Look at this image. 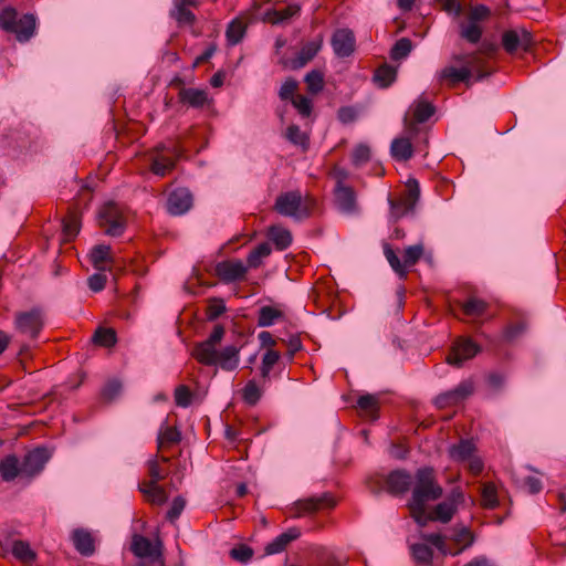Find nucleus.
<instances>
[{
    "mask_svg": "<svg viewBox=\"0 0 566 566\" xmlns=\"http://www.w3.org/2000/svg\"><path fill=\"white\" fill-rule=\"evenodd\" d=\"M447 542V555L457 556L473 544L474 536L469 528L461 527L455 531Z\"/></svg>",
    "mask_w": 566,
    "mask_h": 566,
    "instance_id": "aec40b11",
    "label": "nucleus"
},
{
    "mask_svg": "<svg viewBox=\"0 0 566 566\" xmlns=\"http://www.w3.org/2000/svg\"><path fill=\"white\" fill-rule=\"evenodd\" d=\"M21 474V467L14 455L7 457L0 462V475L4 481H12Z\"/></svg>",
    "mask_w": 566,
    "mask_h": 566,
    "instance_id": "a19ab883",
    "label": "nucleus"
},
{
    "mask_svg": "<svg viewBox=\"0 0 566 566\" xmlns=\"http://www.w3.org/2000/svg\"><path fill=\"white\" fill-rule=\"evenodd\" d=\"M63 233L66 241L75 238L80 231V218L75 212H70L62 220Z\"/></svg>",
    "mask_w": 566,
    "mask_h": 566,
    "instance_id": "09e8293b",
    "label": "nucleus"
},
{
    "mask_svg": "<svg viewBox=\"0 0 566 566\" xmlns=\"http://www.w3.org/2000/svg\"><path fill=\"white\" fill-rule=\"evenodd\" d=\"M346 177L345 172H340V178L337 180L334 197L337 209L345 214H354L358 211L357 197L355 190L343 182Z\"/></svg>",
    "mask_w": 566,
    "mask_h": 566,
    "instance_id": "9b49d317",
    "label": "nucleus"
},
{
    "mask_svg": "<svg viewBox=\"0 0 566 566\" xmlns=\"http://www.w3.org/2000/svg\"><path fill=\"white\" fill-rule=\"evenodd\" d=\"M424 543L428 545L434 546L438 551H440L443 555H447V538L439 533L424 534L422 535Z\"/></svg>",
    "mask_w": 566,
    "mask_h": 566,
    "instance_id": "0e129e2a",
    "label": "nucleus"
},
{
    "mask_svg": "<svg viewBox=\"0 0 566 566\" xmlns=\"http://www.w3.org/2000/svg\"><path fill=\"white\" fill-rule=\"evenodd\" d=\"M412 136L395 138L391 142L390 154L396 160L407 161L412 157L413 147L410 140Z\"/></svg>",
    "mask_w": 566,
    "mask_h": 566,
    "instance_id": "cd10ccee",
    "label": "nucleus"
},
{
    "mask_svg": "<svg viewBox=\"0 0 566 566\" xmlns=\"http://www.w3.org/2000/svg\"><path fill=\"white\" fill-rule=\"evenodd\" d=\"M471 70L467 66H462L460 69L448 66L440 72L439 78L440 81H446L449 86L454 87L461 82L468 83L471 78Z\"/></svg>",
    "mask_w": 566,
    "mask_h": 566,
    "instance_id": "bb28decb",
    "label": "nucleus"
},
{
    "mask_svg": "<svg viewBox=\"0 0 566 566\" xmlns=\"http://www.w3.org/2000/svg\"><path fill=\"white\" fill-rule=\"evenodd\" d=\"M132 552L137 557H159L160 551L156 546L153 545V543L143 535H134L132 541Z\"/></svg>",
    "mask_w": 566,
    "mask_h": 566,
    "instance_id": "c85d7f7f",
    "label": "nucleus"
},
{
    "mask_svg": "<svg viewBox=\"0 0 566 566\" xmlns=\"http://www.w3.org/2000/svg\"><path fill=\"white\" fill-rule=\"evenodd\" d=\"M151 158L150 170L156 176L165 177L176 166L177 160L182 156L184 149L178 145L171 147L157 146Z\"/></svg>",
    "mask_w": 566,
    "mask_h": 566,
    "instance_id": "423d86ee",
    "label": "nucleus"
},
{
    "mask_svg": "<svg viewBox=\"0 0 566 566\" xmlns=\"http://www.w3.org/2000/svg\"><path fill=\"white\" fill-rule=\"evenodd\" d=\"M285 137L290 143L303 149H306L308 146V137L297 125H290L286 129Z\"/></svg>",
    "mask_w": 566,
    "mask_h": 566,
    "instance_id": "864d4df0",
    "label": "nucleus"
},
{
    "mask_svg": "<svg viewBox=\"0 0 566 566\" xmlns=\"http://www.w3.org/2000/svg\"><path fill=\"white\" fill-rule=\"evenodd\" d=\"M35 24V17L31 13H25L17 20L14 30H11L9 33L15 34L19 42H27L33 36Z\"/></svg>",
    "mask_w": 566,
    "mask_h": 566,
    "instance_id": "5701e85b",
    "label": "nucleus"
},
{
    "mask_svg": "<svg viewBox=\"0 0 566 566\" xmlns=\"http://www.w3.org/2000/svg\"><path fill=\"white\" fill-rule=\"evenodd\" d=\"M474 391L472 380H463L455 388L441 392L434 398V405L439 409L454 407L468 399Z\"/></svg>",
    "mask_w": 566,
    "mask_h": 566,
    "instance_id": "1a4fd4ad",
    "label": "nucleus"
},
{
    "mask_svg": "<svg viewBox=\"0 0 566 566\" xmlns=\"http://www.w3.org/2000/svg\"><path fill=\"white\" fill-rule=\"evenodd\" d=\"M455 512V505L450 501L439 503L431 514H428V521H440L448 523Z\"/></svg>",
    "mask_w": 566,
    "mask_h": 566,
    "instance_id": "79ce46f5",
    "label": "nucleus"
},
{
    "mask_svg": "<svg viewBox=\"0 0 566 566\" xmlns=\"http://www.w3.org/2000/svg\"><path fill=\"white\" fill-rule=\"evenodd\" d=\"M240 349L237 346H227L222 350L218 352L216 365L222 370L232 371L239 366L240 361Z\"/></svg>",
    "mask_w": 566,
    "mask_h": 566,
    "instance_id": "b1692460",
    "label": "nucleus"
},
{
    "mask_svg": "<svg viewBox=\"0 0 566 566\" xmlns=\"http://www.w3.org/2000/svg\"><path fill=\"white\" fill-rule=\"evenodd\" d=\"M301 535V531L297 527H291L286 532H283L276 536L273 541L266 544L264 551L268 555H274L285 551L287 545L297 539Z\"/></svg>",
    "mask_w": 566,
    "mask_h": 566,
    "instance_id": "4be33fe9",
    "label": "nucleus"
},
{
    "mask_svg": "<svg viewBox=\"0 0 566 566\" xmlns=\"http://www.w3.org/2000/svg\"><path fill=\"white\" fill-rule=\"evenodd\" d=\"M488 304L480 298L470 297L462 304V312L468 317H481L486 311Z\"/></svg>",
    "mask_w": 566,
    "mask_h": 566,
    "instance_id": "a18cd8bd",
    "label": "nucleus"
},
{
    "mask_svg": "<svg viewBox=\"0 0 566 566\" xmlns=\"http://www.w3.org/2000/svg\"><path fill=\"white\" fill-rule=\"evenodd\" d=\"M230 556L241 563L249 562L253 556V549L247 545H239L230 551Z\"/></svg>",
    "mask_w": 566,
    "mask_h": 566,
    "instance_id": "774afa93",
    "label": "nucleus"
},
{
    "mask_svg": "<svg viewBox=\"0 0 566 566\" xmlns=\"http://www.w3.org/2000/svg\"><path fill=\"white\" fill-rule=\"evenodd\" d=\"M171 17L178 22V24H193L196 21L195 14L187 8L175 3V10L171 11Z\"/></svg>",
    "mask_w": 566,
    "mask_h": 566,
    "instance_id": "13d9d810",
    "label": "nucleus"
},
{
    "mask_svg": "<svg viewBox=\"0 0 566 566\" xmlns=\"http://www.w3.org/2000/svg\"><path fill=\"white\" fill-rule=\"evenodd\" d=\"M314 206L315 200L313 198H303L300 190H293L277 196L274 210L281 216L303 220L311 216Z\"/></svg>",
    "mask_w": 566,
    "mask_h": 566,
    "instance_id": "f03ea898",
    "label": "nucleus"
},
{
    "mask_svg": "<svg viewBox=\"0 0 566 566\" xmlns=\"http://www.w3.org/2000/svg\"><path fill=\"white\" fill-rule=\"evenodd\" d=\"M297 87L298 83L294 78H286L279 91V97L282 101H292V98L295 97V92L297 91Z\"/></svg>",
    "mask_w": 566,
    "mask_h": 566,
    "instance_id": "680f3d73",
    "label": "nucleus"
},
{
    "mask_svg": "<svg viewBox=\"0 0 566 566\" xmlns=\"http://www.w3.org/2000/svg\"><path fill=\"white\" fill-rule=\"evenodd\" d=\"M192 394L190 389L185 386L180 385L175 390V401L178 407L187 408L191 403Z\"/></svg>",
    "mask_w": 566,
    "mask_h": 566,
    "instance_id": "69168bd1",
    "label": "nucleus"
},
{
    "mask_svg": "<svg viewBox=\"0 0 566 566\" xmlns=\"http://www.w3.org/2000/svg\"><path fill=\"white\" fill-rule=\"evenodd\" d=\"M384 483L390 495L401 496L411 489L413 475L405 469H397L386 475Z\"/></svg>",
    "mask_w": 566,
    "mask_h": 566,
    "instance_id": "f8f14e48",
    "label": "nucleus"
},
{
    "mask_svg": "<svg viewBox=\"0 0 566 566\" xmlns=\"http://www.w3.org/2000/svg\"><path fill=\"white\" fill-rule=\"evenodd\" d=\"M148 474H149V481H147V484H157L159 481L164 480L166 476V473H163L158 463L157 459H153L148 461Z\"/></svg>",
    "mask_w": 566,
    "mask_h": 566,
    "instance_id": "338daca9",
    "label": "nucleus"
},
{
    "mask_svg": "<svg viewBox=\"0 0 566 566\" xmlns=\"http://www.w3.org/2000/svg\"><path fill=\"white\" fill-rule=\"evenodd\" d=\"M411 50H412L411 40L408 38H401V39L397 40L396 43L394 44L391 52H390V56L392 60L399 61V60L407 57L410 54Z\"/></svg>",
    "mask_w": 566,
    "mask_h": 566,
    "instance_id": "603ef678",
    "label": "nucleus"
},
{
    "mask_svg": "<svg viewBox=\"0 0 566 566\" xmlns=\"http://www.w3.org/2000/svg\"><path fill=\"white\" fill-rule=\"evenodd\" d=\"M44 326V315L40 308L22 312L15 316L17 331L30 339H35Z\"/></svg>",
    "mask_w": 566,
    "mask_h": 566,
    "instance_id": "0eeeda50",
    "label": "nucleus"
},
{
    "mask_svg": "<svg viewBox=\"0 0 566 566\" xmlns=\"http://www.w3.org/2000/svg\"><path fill=\"white\" fill-rule=\"evenodd\" d=\"M72 541L75 549L83 556H91L94 551V539L90 532L77 528L72 534Z\"/></svg>",
    "mask_w": 566,
    "mask_h": 566,
    "instance_id": "c756f323",
    "label": "nucleus"
},
{
    "mask_svg": "<svg viewBox=\"0 0 566 566\" xmlns=\"http://www.w3.org/2000/svg\"><path fill=\"white\" fill-rule=\"evenodd\" d=\"M475 452V446L471 440H460L449 448V457L457 462H468Z\"/></svg>",
    "mask_w": 566,
    "mask_h": 566,
    "instance_id": "473e14b6",
    "label": "nucleus"
},
{
    "mask_svg": "<svg viewBox=\"0 0 566 566\" xmlns=\"http://www.w3.org/2000/svg\"><path fill=\"white\" fill-rule=\"evenodd\" d=\"M478 352L479 347L471 339L461 338L452 346L447 361L452 366L461 367L465 360L473 358Z\"/></svg>",
    "mask_w": 566,
    "mask_h": 566,
    "instance_id": "4468645a",
    "label": "nucleus"
},
{
    "mask_svg": "<svg viewBox=\"0 0 566 566\" xmlns=\"http://www.w3.org/2000/svg\"><path fill=\"white\" fill-rule=\"evenodd\" d=\"M323 45V35L318 34L314 40L306 42L301 48L297 55L291 60L290 67L293 70H298L304 67L308 62H311L317 53L321 51Z\"/></svg>",
    "mask_w": 566,
    "mask_h": 566,
    "instance_id": "6ab92c4d",
    "label": "nucleus"
},
{
    "mask_svg": "<svg viewBox=\"0 0 566 566\" xmlns=\"http://www.w3.org/2000/svg\"><path fill=\"white\" fill-rule=\"evenodd\" d=\"M192 356L202 365L214 366L218 350L216 346L203 340L195 346Z\"/></svg>",
    "mask_w": 566,
    "mask_h": 566,
    "instance_id": "2f4dec72",
    "label": "nucleus"
},
{
    "mask_svg": "<svg viewBox=\"0 0 566 566\" xmlns=\"http://www.w3.org/2000/svg\"><path fill=\"white\" fill-rule=\"evenodd\" d=\"M93 340L99 346L112 347L116 344L117 337L113 328L98 327L93 335Z\"/></svg>",
    "mask_w": 566,
    "mask_h": 566,
    "instance_id": "8fccbe9b",
    "label": "nucleus"
},
{
    "mask_svg": "<svg viewBox=\"0 0 566 566\" xmlns=\"http://www.w3.org/2000/svg\"><path fill=\"white\" fill-rule=\"evenodd\" d=\"M271 247L268 243H261L255 247L248 255L247 263L249 268L256 269L261 265L262 260L269 256Z\"/></svg>",
    "mask_w": 566,
    "mask_h": 566,
    "instance_id": "de8ad7c7",
    "label": "nucleus"
},
{
    "mask_svg": "<svg viewBox=\"0 0 566 566\" xmlns=\"http://www.w3.org/2000/svg\"><path fill=\"white\" fill-rule=\"evenodd\" d=\"M178 98L179 102L184 104H188L195 108H200L207 103L208 95L205 90L184 87L179 91Z\"/></svg>",
    "mask_w": 566,
    "mask_h": 566,
    "instance_id": "7c9ffc66",
    "label": "nucleus"
},
{
    "mask_svg": "<svg viewBox=\"0 0 566 566\" xmlns=\"http://www.w3.org/2000/svg\"><path fill=\"white\" fill-rule=\"evenodd\" d=\"M335 505V499L331 493L326 492L318 496H311L296 501L292 507V516L302 517L304 515L314 514L325 509H333Z\"/></svg>",
    "mask_w": 566,
    "mask_h": 566,
    "instance_id": "6e6552de",
    "label": "nucleus"
},
{
    "mask_svg": "<svg viewBox=\"0 0 566 566\" xmlns=\"http://www.w3.org/2000/svg\"><path fill=\"white\" fill-rule=\"evenodd\" d=\"M424 247L422 243H417L413 245H409L405 249L403 252V262L400 261L397 253L394 251L390 244H384V254L392 271L399 276V279L405 280L408 275V268L413 266L423 255Z\"/></svg>",
    "mask_w": 566,
    "mask_h": 566,
    "instance_id": "7ed1b4c3",
    "label": "nucleus"
},
{
    "mask_svg": "<svg viewBox=\"0 0 566 566\" xmlns=\"http://www.w3.org/2000/svg\"><path fill=\"white\" fill-rule=\"evenodd\" d=\"M397 77L396 67L385 63L376 69L374 73V82L381 88L389 87Z\"/></svg>",
    "mask_w": 566,
    "mask_h": 566,
    "instance_id": "f704fd0d",
    "label": "nucleus"
},
{
    "mask_svg": "<svg viewBox=\"0 0 566 566\" xmlns=\"http://www.w3.org/2000/svg\"><path fill=\"white\" fill-rule=\"evenodd\" d=\"M122 391L120 381L113 379L105 384L102 389V397L105 401H113L116 397L119 396Z\"/></svg>",
    "mask_w": 566,
    "mask_h": 566,
    "instance_id": "052dcab7",
    "label": "nucleus"
},
{
    "mask_svg": "<svg viewBox=\"0 0 566 566\" xmlns=\"http://www.w3.org/2000/svg\"><path fill=\"white\" fill-rule=\"evenodd\" d=\"M269 238L275 244L276 249L283 251L292 243V234L289 230L273 226L269 230Z\"/></svg>",
    "mask_w": 566,
    "mask_h": 566,
    "instance_id": "58836bf2",
    "label": "nucleus"
},
{
    "mask_svg": "<svg viewBox=\"0 0 566 566\" xmlns=\"http://www.w3.org/2000/svg\"><path fill=\"white\" fill-rule=\"evenodd\" d=\"M98 222L104 232L111 237L122 235L127 224L125 214L114 202L103 206L98 213Z\"/></svg>",
    "mask_w": 566,
    "mask_h": 566,
    "instance_id": "39448f33",
    "label": "nucleus"
},
{
    "mask_svg": "<svg viewBox=\"0 0 566 566\" xmlns=\"http://www.w3.org/2000/svg\"><path fill=\"white\" fill-rule=\"evenodd\" d=\"M370 160V148L365 144L357 145L352 155V161L355 166L359 167Z\"/></svg>",
    "mask_w": 566,
    "mask_h": 566,
    "instance_id": "bf43d9fd",
    "label": "nucleus"
},
{
    "mask_svg": "<svg viewBox=\"0 0 566 566\" xmlns=\"http://www.w3.org/2000/svg\"><path fill=\"white\" fill-rule=\"evenodd\" d=\"M307 91L311 94H318L324 88V75L317 70H313L305 75Z\"/></svg>",
    "mask_w": 566,
    "mask_h": 566,
    "instance_id": "3c124183",
    "label": "nucleus"
},
{
    "mask_svg": "<svg viewBox=\"0 0 566 566\" xmlns=\"http://www.w3.org/2000/svg\"><path fill=\"white\" fill-rule=\"evenodd\" d=\"M527 321L524 316L520 315L517 321L509 323L502 332L497 343L513 344L515 343L526 331Z\"/></svg>",
    "mask_w": 566,
    "mask_h": 566,
    "instance_id": "393cba45",
    "label": "nucleus"
},
{
    "mask_svg": "<svg viewBox=\"0 0 566 566\" xmlns=\"http://www.w3.org/2000/svg\"><path fill=\"white\" fill-rule=\"evenodd\" d=\"M410 111L412 119L408 115L403 118L405 132L407 135H416L418 133L417 125L427 122L434 114L436 107L424 99H417L410 106Z\"/></svg>",
    "mask_w": 566,
    "mask_h": 566,
    "instance_id": "9d476101",
    "label": "nucleus"
},
{
    "mask_svg": "<svg viewBox=\"0 0 566 566\" xmlns=\"http://www.w3.org/2000/svg\"><path fill=\"white\" fill-rule=\"evenodd\" d=\"M12 554L21 563L31 565L35 560V553L31 549L29 543L24 541H14L12 544Z\"/></svg>",
    "mask_w": 566,
    "mask_h": 566,
    "instance_id": "ea45409f",
    "label": "nucleus"
},
{
    "mask_svg": "<svg viewBox=\"0 0 566 566\" xmlns=\"http://www.w3.org/2000/svg\"><path fill=\"white\" fill-rule=\"evenodd\" d=\"M292 105L297 109L300 115L303 117H308L312 113V101L303 95H297L291 101Z\"/></svg>",
    "mask_w": 566,
    "mask_h": 566,
    "instance_id": "e2e57ef3",
    "label": "nucleus"
},
{
    "mask_svg": "<svg viewBox=\"0 0 566 566\" xmlns=\"http://www.w3.org/2000/svg\"><path fill=\"white\" fill-rule=\"evenodd\" d=\"M491 15V10L483 4L474 6L468 13V23L460 24V36L471 44H476L483 34L481 23Z\"/></svg>",
    "mask_w": 566,
    "mask_h": 566,
    "instance_id": "20e7f679",
    "label": "nucleus"
},
{
    "mask_svg": "<svg viewBox=\"0 0 566 566\" xmlns=\"http://www.w3.org/2000/svg\"><path fill=\"white\" fill-rule=\"evenodd\" d=\"M88 258L94 269L101 272L106 271L109 269L108 264L114 263L112 248L107 244H97L93 247Z\"/></svg>",
    "mask_w": 566,
    "mask_h": 566,
    "instance_id": "412c9836",
    "label": "nucleus"
},
{
    "mask_svg": "<svg viewBox=\"0 0 566 566\" xmlns=\"http://www.w3.org/2000/svg\"><path fill=\"white\" fill-rule=\"evenodd\" d=\"M248 268L239 260L222 261L216 265V274L224 283H232L242 280Z\"/></svg>",
    "mask_w": 566,
    "mask_h": 566,
    "instance_id": "a211bd4d",
    "label": "nucleus"
},
{
    "mask_svg": "<svg viewBox=\"0 0 566 566\" xmlns=\"http://www.w3.org/2000/svg\"><path fill=\"white\" fill-rule=\"evenodd\" d=\"M413 489L408 509L412 518L421 526L428 522L427 502L439 500L443 490L438 483L436 472L431 467L419 468L413 475Z\"/></svg>",
    "mask_w": 566,
    "mask_h": 566,
    "instance_id": "f257e3e1",
    "label": "nucleus"
},
{
    "mask_svg": "<svg viewBox=\"0 0 566 566\" xmlns=\"http://www.w3.org/2000/svg\"><path fill=\"white\" fill-rule=\"evenodd\" d=\"M283 316H284V313L274 306H270V305L262 306L259 310L258 326L270 327L276 321L283 318Z\"/></svg>",
    "mask_w": 566,
    "mask_h": 566,
    "instance_id": "4c0bfd02",
    "label": "nucleus"
},
{
    "mask_svg": "<svg viewBox=\"0 0 566 566\" xmlns=\"http://www.w3.org/2000/svg\"><path fill=\"white\" fill-rule=\"evenodd\" d=\"M192 206V195L187 188H178L170 192L167 200V211L171 216H181Z\"/></svg>",
    "mask_w": 566,
    "mask_h": 566,
    "instance_id": "f3484780",
    "label": "nucleus"
},
{
    "mask_svg": "<svg viewBox=\"0 0 566 566\" xmlns=\"http://www.w3.org/2000/svg\"><path fill=\"white\" fill-rule=\"evenodd\" d=\"M181 433L176 427H161L157 438L158 450L179 443Z\"/></svg>",
    "mask_w": 566,
    "mask_h": 566,
    "instance_id": "c9c22d12",
    "label": "nucleus"
},
{
    "mask_svg": "<svg viewBox=\"0 0 566 566\" xmlns=\"http://www.w3.org/2000/svg\"><path fill=\"white\" fill-rule=\"evenodd\" d=\"M331 44L338 57H348L355 51L356 39L350 29H338L333 33Z\"/></svg>",
    "mask_w": 566,
    "mask_h": 566,
    "instance_id": "dca6fc26",
    "label": "nucleus"
},
{
    "mask_svg": "<svg viewBox=\"0 0 566 566\" xmlns=\"http://www.w3.org/2000/svg\"><path fill=\"white\" fill-rule=\"evenodd\" d=\"M226 312V304L222 298L213 297L208 302L206 316L208 321H214Z\"/></svg>",
    "mask_w": 566,
    "mask_h": 566,
    "instance_id": "4d7b16f0",
    "label": "nucleus"
},
{
    "mask_svg": "<svg viewBox=\"0 0 566 566\" xmlns=\"http://www.w3.org/2000/svg\"><path fill=\"white\" fill-rule=\"evenodd\" d=\"M18 20V12L12 7H7L0 12V28L6 32L14 30Z\"/></svg>",
    "mask_w": 566,
    "mask_h": 566,
    "instance_id": "6e6d98bb",
    "label": "nucleus"
},
{
    "mask_svg": "<svg viewBox=\"0 0 566 566\" xmlns=\"http://www.w3.org/2000/svg\"><path fill=\"white\" fill-rule=\"evenodd\" d=\"M139 491L145 495L146 500L155 505H161L167 502L168 495L163 486L157 484L142 483Z\"/></svg>",
    "mask_w": 566,
    "mask_h": 566,
    "instance_id": "72a5a7b5",
    "label": "nucleus"
},
{
    "mask_svg": "<svg viewBox=\"0 0 566 566\" xmlns=\"http://www.w3.org/2000/svg\"><path fill=\"white\" fill-rule=\"evenodd\" d=\"M248 23L241 18L233 19L226 31L227 41L230 45H237L243 39Z\"/></svg>",
    "mask_w": 566,
    "mask_h": 566,
    "instance_id": "e433bc0d",
    "label": "nucleus"
},
{
    "mask_svg": "<svg viewBox=\"0 0 566 566\" xmlns=\"http://www.w3.org/2000/svg\"><path fill=\"white\" fill-rule=\"evenodd\" d=\"M301 12V6L296 3L289 4L282 10H275L271 9L268 10L263 15V21L272 23V24H280L289 19L298 15Z\"/></svg>",
    "mask_w": 566,
    "mask_h": 566,
    "instance_id": "a878e982",
    "label": "nucleus"
},
{
    "mask_svg": "<svg viewBox=\"0 0 566 566\" xmlns=\"http://www.w3.org/2000/svg\"><path fill=\"white\" fill-rule=\"evenodd\" d=\"M50 459V453L45 448H36L30 451L21 464V474L33 478L39 474Z\"/></svg>",
    "mask_w": 566,
    "mask_h": 566,
    "instance_id": "2eb2a0df",
    "label": "nucleus"
},
{
    "mask_svg": "<svg viewBox=\"0 0 566 566\" xmlns=\"http://www.w3.org/2000/svg\"><path fill=\"white\" fill-rule=\"evenodd\" d=\"M357 407L365 411L373 420L378 418V398L374 395L360 396L357 400Z\"/></svg>",
    "mask_w": 566,
    "mask_h": 566,
    "instance_id": "49530a36",
    "label": "nucleus"
},
{
    "mask_svg": "<svg viewBox=\"0 0 566 566\" xmlns=\"http://www.w3.org/2000/svg\"><path fill=\"white\" fill-rule=\"evenodd\" d=\"M406 193L402 199L405 210H412L420 197V186L417 179L410 178L406 184Z\"/></svg>",
    "mask_w": 566,
    "mask_h": 566,
    "instance_id": "37998d69",
    "label": "nucleus"
},
{
    "mask_svg": "<svg viewBox=\"0 0 566 566\" xmlns=\"http://www.w3.org/2000/svg\"><path fill=\"white\" fill-rule=\"evenodd\" d=\"M261 396L262 390L256 385L255 380H249L242 389V398L250 406L256 405Z\"/></svg>",
    "mask_w": 566,
    "mask_h": 566,
    "instance_id": "5fc2aeb1",
    "label": "nucleus"
},
{
    "mask_svg": "<svg viewBox=\"0 0 566 566\" xmlns=\"http://www.w3.org/2000/svg\"><path fill=\"white\" fill-rule=\"evenodd\" d=\"M501 44L510 54L527 51L532 44V35L524 29L506 30L502 34Z\"/></svg>",
    "mask_w": 566,
    "mask_h": 566,
    "instance_id": "ddd939ff",
    "label": "nucleus"
},
{
    "mask_svg": "<svg viewBox=\"0 0 566 566\" xmlns=\"http://www.w3.org/2000/svg\"><path fill=\"white\" fill-rule=\"evenodd\" d=\"M413 559L418 564L430 565L433 558V551L427 543H416L410 546Z\"/></svg>",
    "mask_w": 566,
    "mask_h": 566,
    "instance_id": "c03bdc74",
    "label": "nucleus"
}]
</instances>
